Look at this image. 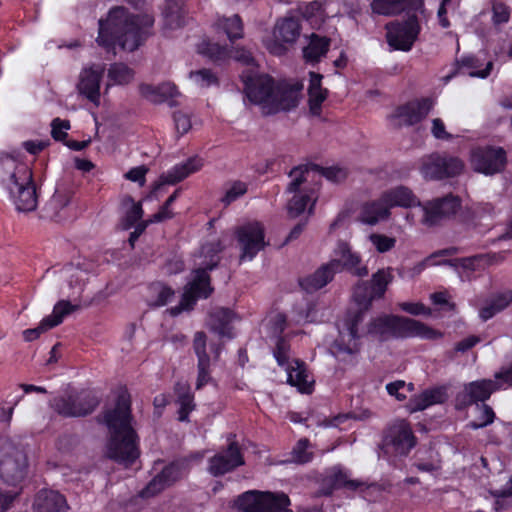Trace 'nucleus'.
<instances>
[{
	"label": "nucleus",
	"mask_w": 512,
	"mask_h": 512,
	"mask_svg": "<svg viewBox=\"0 0 512 512\" xmlns=\"http://www.w3.org/2000/svg\"><path fill=\"white\" fill-rule=\"evenodd\" d=\"M154 23L151 14H134L124 6H114L98 20L96 43L114 57L118 50L134 52L152 36Z\"/></svg>",
	"instance_id": "nucleus-1"
},
{
	"label": "nucleus",
	"mask_w": 512,
	"mask_h": 512,
	"mask_svg": "<svg viewBox=\"0 0 512 512\" xmlns=\"http://www.w3.org/2000/svg\"><path fill=\"white\" fill-rule=\"evenodd\" d=\"M104 422L110 436L107 442L109 459L125 467H131L140 456L139 438L132 427L131 396L122 389L115 406L104 413Z\"/></svg>",
	"instance_id": "nucleus-2"
},
{
	"label": "nucleus",
	"mask_w": 512,
	"mask_h": 512,
	"mask_svg": "<svg viewBox=\"0 0 512 512\" xmlns=\"http://www.w3.org/2000/svg\"><path fill=\"white\" fill-rule=\"evenodd\" d=\"M367 333L378 336L381 340L415 337L436 340L444 336V333L440 330L434 329L419 320L394 314H384L372 318L368 323Z\"/></svg>",
	"instance_id": "nucleus-3"
},
{
	"label": "nucleus",
	"mask_w": 512,
	"mask_h": 512,
	"mask_svg": "<svg viewBox=\"0 0 512 512\" xmlns=\"http://www.w3.org/2000/svg\"><path fill=\"white\" fill-rule=\"evenodd\" d=\"M3 181L7 182L10 194L15 198L19 211H33L37 208L36 185L32 169L9 154L0 156Z\"/></svg>",
	"instance_id": "nucleus-4"
},
{
	"label": "nucleus",
	"mask_w": 512,
	"mask_h": 512,
	"mask_svg": "<svg viewBox=\"0 0 512 512\" xmlns=\"http://www.w3.org/2000/svg\"><path fill=\"white\" fill-rule=\"evenodd\" d=\"M234 506L239 512H293L284 492L249 490L234 500Z\"/></svg>",
	"instance_id": "nucleus-5"
},
{
	"label": "nucleus",
	"mask_w": 512,
	"mask_h": 512,
	"mask_svg": "<svg viewBox=\"0 0 512 512\" xmlns=\"http://www.w3.org/2000/svg\"><path fill=\"white\" fill-rule=\"evenodd\" d=\"M417 442L411 423L407 419L397 418L383 430L380 449L385 454L406 457Z\"/></svg>",
	"instance_id": "nucleus-6"
},
{
	"label": "nucleus",
	"mask_w": 512,
	"mask_h": 512,
	"mask_svg": "<svg viewBox=\"0 0 512 512\" xmlns=\"http://www.w3.org/2000/svg\"><path fill=\"white\" fill-rule=\"evenodd\" d=\"M99 399L89 390H71L64 395L54 397L51 408L65 418L85 417L94 412Z\"/></svg>",
	"instance_id": "nucleus-7"
},
{
	"label": "nucleus",
	"mask_w": 512,
	"mask_h": 512,
	"mask_svg": "<svg viewBox=\"0 0 512 512\" xmlns=\"http://www.w3.org/2000/svg\"><path fill=\"white\" fill-rule=\"evenodd\" d=\"M28 457L24 450L12 443L0 446V479L7 485L17 487L27 476Z\"/></svg>",
	"instance_id": "nucleus-8"
},
{
	"label": "nucleus",
	"mask_w": 512,
	"mask_h": 512,
	"mask_svg": "<svg viewBox=\"0 0 512 512\" xmlns=\"http://www.w3.org/2000/svg\"><path fill=\"white\" fill-rule=\"evenodd\" d=\"M386 41L394 50L408 52L421 32L417 15H409L403 20H394L385 25Z\"/></svg>",
	"instance_id": "nucleus-9"
},
{
	"label": "nucleus",
	"mask_w": 512,
	"mask_h": 512,
	"mask_svg": "<svg viewBox=\"0 0 512 512\" xmlns=\"http://www.w3.org/2000/svg\"><path fill=\"white\" fill-rule=\"evenodd\" d=\"M464 162L457 156L433 153L422 163L421 173L428 180H443L460 175Z\"/></svg>",
	"instance_id": "nucleus-10"
},
{
	"label": "nucleus",
	"mask_w": 512,
	"mask_h": 512,
	"mask_svg": "<svg viewBox=\"0 0 512 512\" xmlns=\"http://www.w3.org/2000/svg\"><path fill=\"white\" fill-rule=\"evenodd\" d=\"M237 242L241 249L240 261H251L265 248V231L258 221L248 222L239 226L235 231Z\"/></svg>",
	"instance_id": "nucleus-11"
},
{
	"label": "nucleus",
	"mask_w": 512,
	"mask_h": 512,
	"mask_svg": "<svg viewBox=\"0 0 512 512\" xmlns=\"http://www.w3.org/2000/svg\"><path fill=\"white\" fill-rule=\"evenodd\" d=\"M500 381L491 379H481L469 382L464 385L463 390L459 391L454 399V407L457 411H464L473 404H482L487 401L491 395L501 388Z\"/></svg>",
	"instance_id": "nucleus-12"
},
{
	"label": "nucleus",
	"mask_w": 512,
	"mask_h": 512,
	"mask_svg": "<svg viewBox=\"0 0 512 512\" xmlns=\"http://www.w3.org/2000/svg\"><path fill=\"white\" fill-rule=\"evenodd\" d=\"M471 162L476 172L494 175L505 169L507 153L502 147L479 146L472 151Z\"/></svg>",
	"instance_id": "nucleus-13"
},
{
	"label": "nucleus",
	"mask_w": 512,
	"mask_h": 512,
	"mask_svg": "<svg viewBox=\"0 0 512 512\" xmlns=\"http://www.w3.org/2000/svg\"><path fill=\"white\" fill-rule=\"evenodd\" d=\"M241 80L248 100L254 104H262L265 112L276 87L273 77L268 74L247 72L242 74Z\"/></svg>",
	"instance_id": "nucleus-14"
},
{
	"label": "nucleus",
	"mask_w": 512,
	"mask_h": 512,
	"mask_svg": "<svg viewBox=\"0 0 512 512\" xmlns=\"http://www.w3.org/2000/svg\"><path fill=\"white\" fill-rule=\"evenodd\" d=\"M204 159L199 155H193L184 162L175 164L166 172L162 173L159 180L152 186L151 194L157 197L158 192L164 185H176L190 175L200 171L204 166Z\"/></svg>",
	"instance_id": "nucleus-15"
},
{
	"label": "nucleus",
	"mask_w": 512,
	"mask_h": 512,
	"mask_svg": "<svg viewBox=\"0 0 512 512\" xmlns=\"http://www.w3.org/2000/svg\"><path fill=\"white\" fill-rule=\"evenodd\" d=\"M186 468L184 460H175L163 467L147 485L141 490L140 496L143 498L153 497L165 488L172 486L183 477Z\"/></svg>",
	"instance_id": "nucleus-16"
},
{
	"label": "nucleus",
	"mask_w": 512,
	"mask_h": 512,
	"mask_svg": "<svg viewBox=\"0 0 512 512\" xmlns=\"http://www.w3.org/2000/svg\"><path fill=\"white\" fill-rule=\"evenodd\" d=\"M434 107V101L430 97H422L410 100L397 106L389 116L391 120H401L405 126H414L422 122Z\"/></svg>",
	"instance_id": "nucleus-17"
},
{
	"label": "nucleus",
	"mask_w": 512,
	"mask_h": 512,
	"mask_svg": "<svg viewBox=\"0 0 512 512\" xmlns=\"http://www.w3.org/2000/svg\"><path fill=\"white\" fill-rule=\"evenodd\" d=\"M306 174H308L307 165H299L294 167L290 172L289 176L293 177V180L287 187V191L294 193V196L288 203V214L290 217L295 218L301 215L310 203L312 196L307 193H301L300 187L307 180Z\"/></svg>",
	"instance_id": "nucleus-18"
},
{
	"label": "nucleus",
	"mask_w": 512,
	"mask_h": 512,
	"mask_svg": "<svg viewBox=\"0 0 512 512\" xmlns=\"http://www.w3.org/2000/svg\"><path fill=\"white\" fill-rule=\"evenodd\" d=\"M208 463V472L214 477H219L244 465L245 461L239 444L233 441L224 452L212 456Z\"/></svg>",
	"instance_id": "nucleus-19"
},
{
	"label": "nucleus",
	"mask_w": 512,
	"mask_h": 512,
	"mask_svg": "<svg viewBox=\"0 0 512 512\" xmlns=\"http://www.w3.org/2000/svg\"><path fill=\"white\" fill-rule=\"evenodd\" d=\"M364 486L363 481L350 479L347 471L339 466H334L321 479L320 491L324 496H331L336 490L357 491Z\"/></svg>",
	"instance_id": "nucleus-20"
},
{
	"label": "nucleus",
	"mask_w": 512,
	"mask_h": 512,
	"mask_svg": "<svg viewBox=\"0 0 512 512\" xmlns=\"http://www.w3.org/2000/svg\"><path fill=\"white\" fill-rule=\"evenodd\" d=\"M299 88L287 83L276 85L271 100L266 106L265 114H277L281 111H290L298 106Z\"/></svg>",
	"instance_id": "nucleus-21"
},
{
	"label": "nucleus",
	"mask_w": 512,
	"mask_h": 512,
	"mask_svg": "<svg viewBox=\"0 0 512 512\" xmlns=\"http://www.w3.org/2000/svg\"><path fill=\"white\" fill-rule=\"evenodd\" d=\"M335 253L339 258L332 259L331 261L338 262L337 273L346 271L357 277H365L368 275V267L361 265L362 259L360 254L352 251L347 242L339 241Z\"/></svg>",
	"instance_id": "nucleus-22"
},
{
	"label": "nucleus",
	"mask_w": 512,
	"mask_h": 512,
	"mask_svg": "<svg viewBox=\"0 0 512 512\" xmlns=\"http://www.w3.org/2000/svg\"><path fill=\"white\" fill-rule=\"evenodd\" d=\"M448 400V387L446 385L435 386L413 395L406 404L409 413L424 411L425 409L444 404Z\"/></svg>",
	"instance_id": "nucleus-23"
},
{
	"label": "nucleus",
	"mask_w": 512,
	"mask_h": 512,
	"mask_svg": "<svg viewBox=\"0 0 512 512\" xmlns=\"http://www.w3.org/2000/svg\"><path fill=\"white\" fill-rule=\"evenodd\" d=\"M103 77V69L94 67L84 68L79 77L77 89L80 95L84 96L94 105L100 104V84Z\"/></svg>",
	"instance_id": "nucleus-24"
},
{
	"label": "nucleus",
	"mask_w": 512,
	"mask_h": 512,
	"mask_svg": "<svg viewBox=\"0 0 512 512\" xmlns=\"http://www.w3.org/2000/svg\"><path fill=\"white\" fill-rule=\"evenodd\" d=\"M188 10L186 0H164L161 7L164 30H177L185 26Z\"/></svg>",
	"instance_id": "nucleus-25"
},
{
	"label": "nucleus",
	"mask_w": 512,
	"mask_h": 512,
	"mask_svg": "<svg viewBox=\"0 0 512 512\" xmlns=\"http://www.w3.org/2000/svg\"><path fill=\"white\" fill-rule=\"evenodd\" d=\"M337 261L322 264L314 273L299 279L300 287L307 293L316 292L330 283L337 273Z\"/></svg>",
	"instance_id": "nucleus-26"
},
{
	"label": "nucleus",
	"mask_w": 512,
	"mask_h": 512,
	"mask_svg": "<svg viewBox=\"0 0 512 512\" xmlns=\"http://www.w3.org/2000/svg\"><path fill=\"white\" fill-rule=\"evenodd\" d=\"M217 267V262L208 263L192 271V279L184 286L199 299H208L214 292L210 271Z\"/></svg>",
	"instance_id": "nucleus-27"
},
{
	"label": "nucleus",
	"mask_w": 512,
	"mask_h": 512,
	"mask_svg": "<svg viewBox=\"0 0 512 512\" xmlns=\"http://www.w3.org/2000/svg\"><path fill=\"white\" fill-rule=\"evenodd\" d=\"M33 510L34 512H67L69 505L60 492L42 489L36 494Z\"/></svg>",
	"instance_id": "nucleus-28"
},
{
	"label": "nucleus",
	"mask_w": 512,
	"mask_h": 512,
	"mask_svg": "<svg viewBox=\"0 0 512 512\" xmlns=\"http://www.w3.org/2000/svg\"><path fill=\"white\" fill-rule=\"evenodd\" d=\"M382 200L386 203L389 211L394 207L411 208L421 205L413 191L403 185L383 192Z\"/></svg>",
	"instance_id": "nucleus-29"
},
{
	"label": "nucleus",
	"mask_w": 512,
	"mask_h": 512,
	"mask_svg": "<svg viewBox=\"0 0 512 512\" xmlns=\"http://www.w3.org/2000/svg\"><path fill=\"white\" fill-rule=\"evenodd\" d=\"M139 91L145 99L152 103H163L179 94L176 85L171 82H164L157 86L141 84Z\"/></svg>",
	"instance_id": "nucleus-30"
},
{
	"label": "nucleus",
	"mask_w": 512,
	"mask_h": 512,
	"mask_svg": "<svg viewBox=\"0 0 512 512\" xmlns=\"http://www.w3.org/2000/svg\"><path fill=\"white\" fill-rule=\"evenodd\" d=\"M121 208L124 214L120 219L122 230H130L142 220L144 210L140 201L136 202L131 195H125L121 200Z\"/></svg>",
	"instance_id": "nucleus-31"
},
{
	"label": "nucleus",
	"mask_w": 512,
	"mask_h": 512,
	"mask_svg": "<svg viewBox=\"0 0 512 512\" xmlns=\"http://www.w3.org/2000/svg\"><path fill=\"white\" fill-rule=\"evenodd\" d=\"M293 365L289 364L285 368L287 372V383L297 387L301 393H311L312 385L308 382L306 363L300 359H294Z\"/></svg>",
	"instance_id": "nucleus-32"
},
{
	"label": "nucleus",
	"mask_w": 512,
	"mask_h": 512,
	"mask_svg": "<svg viewBox=\"0 0 512 512\" xmlns=\"http://www.w3.org/2000/svg\"><path fill=\"white\" fill-rule=\"evenodd\" d=\"M390 215L391 212L388 210L386 203L382 200V195L377 200L364 203L360 210L361 222L368 225H375L380 220L389 218Z\"/></svg>",
	"instance_id": "nucleus-33"
},
{
	"label": "nucleus",
	"mask_w": 512,
	"mask_h": 512,
	"mask_svg": "<svg viewBox=\"0 0 512 512\" xmlns=\"http://www.w3.org/2000/svg\"><path fill=\"white\" fill-rule=\"evenodd\" d=\"M481 60L474 55H464L456 60V67L459 72L467 73L471 77L486 78L493 69V62L488 61L482 68Z\"/></svg>",
	"instance_id": "nucleus-34"
},
{
	"label": "nucleus",
	"mask_w": 512,
	"mask_h": 512,
	"mask_svg": "<svg viewBox=\"0 0 512 512\" xmlns=\"http://www.w3.org/2000/svg\"><path fill=\"white\" fill-rule=\"evenodd\" d=\"M511 303L512 290L496 293L480 308L479 316L483 321H488L505 310Z\"/></svg>",
	"instance_id": "nucleus-35"
},
{
	"label": "nucleus",
	"mask_w": 512,
	"mask_h": 512,
	"mask_svg": "<svg viewBox=\"0 0 512 512\" xmlns=\"http://www.w3.org/2000/svg\"><path fill=\"white\" fill-rule=\"evenodd\" d=\"M234 313L229 308H216L210 313L211 329L221 337L232 338V326Z\"/></svg>",
	"instance_id": "nucleus-36"
},
{
	"label": "nucleus",
	"mask_w": 512,
	"mask_h": 512,
	"mask_svg": "<svg viewBox=\"0 0 512 512\" xmlns=\"http://www.w3.org/2000/svg\"><path fill=\"white\" fill-rule=\"evenodd\" d=\"M330 44L329 37L312 33L308 45L303 49L304 59L309 63H318L329 51Z\"/></svg>",
	"instance_id": "nucleus-37"
},
{
	"label": "nucleus",
	"mask_w": 512,
	"mask_h": 512,
	"mask_svg": "<svg viewBox=\"0 0 512 512\" xmlns=\"http://www.w3.org/2000/svg\"><path fill=\"white\" fill-rule=\"evenodd\" d=\"M301 29V23L298 18L286 17L277 22L274 36L284 43L293 44L299 38Z\"/></svg>",
	"instance_id": "nucleus-38"
},
{
	"label": "nucleus",
	"mask_w": 512,
	"mask_h": 512,
	"mask_svg": "<svg viewBox=\"0 0 512 512\" xmlns=\"http://www.w3.org/2000/svg\"><path fill=\"white\" fill-rule=\"evenodd\" d=\"M216 28L218 31H222L232 44L244 36V24L238 14L218 18Z\"/></svg>",
	"instance_id": "nucleus-39"
},
{
	"label": "nucleus",
	"mask_w": 512,
	"mask_h": 512,
	"mask_svg": "<svg viewBox=\"0 0 512 512\" xmlns=\"http://www.w3.org/2000/svg\"><path fill=\"white\" fill-rule=\"evenodd\" d=\"M394 276L392 268H382L372 274L369 281H365L377 299L384 297L388 286L392 283Z\"/></svg>",
	"instance_id": "nucleus-40"
},
{
	"label": "nucleus",
	"mask_w": 512,
	"mask_h": 512,
	"mask_svg": "<svg viewBox=\"0 0 512 512\" xmlns=\"http://www.w3.org/2000/svg\"><path fill=\"white\" fill-rule=\"evenodd\" d=\"M198 53L208 57L215 63H223L230 58L231 51L226 45L203 41L198 45Z\"/></svg>",
	"instance_id": "nucleus-41"
},
{
	"label": "nucleus",
	"mask_w": 512,
	"mask_h": 512,
	"mask_svg": "<svg viewBox=\"0 0 512 512\" xmlns=\"http://www.w3.org/2000/svg\"><path fill=\"white\" fill-rule=\"evenodd\" d=\"M77 309V306L71 304L67 300L58 301L50 316L45 317V325L48 328H54L63 322L64 317L71 314Z\"/></svg>",
	"instance_id": "nucleus-42"
},
{
	"label": "nucleus",
	"mask_w": 512,
	"mask_h": 512,
	"mask_svg": "<svg viewBox=\"0 0 512 512\" xmlns=\"http://www.w3.org/2000/svg\"><path fill=\"white\" fill-rule=\"evenodd\" d=\"M107 77L116 85H125L134 78V71L124 63H112L108 69Z\"/></svg>",
	"instance_id": "nucleus-43"
},
{
	"label": "nucleus",
	"mask_w": 512,
	"mask_h": 512,
	"mask_svg": "<svg viewBox=\"0 0 512 512\" xmlns=\"http://www.w3.org/2000/svg\"><path fill=\"white\" fill-rule=\"evenodd\" d=\"M366 312V310L360 308L347 311L344 319V326L352 340L356 341L362 337L359 332V326L363 323Z\"/></svg>",
	"instance_id": "nucleus-44"
},
{
	"label": "nucleus",
	"mask_w": 512,
	"mask_h": 512,
	"mask_svg": "<svg viewBox=\"0 0 512 512\" xmlns=\"http://www.w3.org/2000/svg\"><path fill=\"white\" fill-rule=\"evenodd\" d=\"M420 206L423 210L422 223L424 225L432 227L439 224L441 220L445 219L437 198L433 199L432 201H428L425 204H421Z\"/></svg>",
	"instance_id": "nucleus-45"
},
{
	"label": "nucleus",
	"mask_w": 512,
	"mask_h": 512,
	"mask_svg": "<svg viewBox=\"0 0 512 512\" xmlns=\"http://www.w3.org/2000/svg\"><path fill=\"white\" fill-rule=\"evenodd\" d=\"M353 300L358 308L368 311L372 302L377 300L366 282L357 284L353 291Z\"/></svg>",
	"instance_id": "nucleus-46"
},
{
	"label": "nucleus",
	"mask_w": 512,
	"mask_h": 512,
	"mask_svg": "<svg viewBox=\"0 0 512 512\" xmlns=\"http://www.w3.org/2000/svg\"><path fill=\"white\" fill-rule=\"evenodd\" d=\"M310 446L309 439H299L291 451L292 462L300 465L311 462L314 458V454L312 451H309Z\"/></svg>",
	"instance_id": "nucleus-47"
},
{
	"label": "nucleus",
	"mask_w": 512,
	"mask_h": 512,
	"mask_svg": "<svg viewBox=\"0 0 512 512\" xmlns=\"http://www.w3.org/2000/svg\"><path fill=\"white\" fill-rule=\"evenodd\" d=\"M290 350L291 344L289 339L284 335H278L273 349V356L278 366L284 368L289 365Z\"/></svg>",
	"instance_id": "nucleus-48"
},
{
	"label": "nucleus",
	"mask_w": 512,
	"mask_h": 512,
	"mask_svg": "<svg viewBox=\"0 0 512 512\" xmlns=\"http://www.w3.org/2000/svg\"><path fill=\"white\" fill-rule=\"evenodd\" d=\"M180 193H181V188H177L166 199V201L160 206L159 210L151 216L150 222L161 223L166 220H170V219L174 218L175 214L172 211L171 206L178 199V197L180 196Z\"/></svg>",
	"instance_id": "nucleus-49"
},
{
	"label": "nucleus",
	"mask_w": 512,
	"mask_h": 512,
	"mask_svg": "<svg viewBox=\"0 0 512 512\" xmlns=\"http://www.w3.org/2000/svg\"><path fill=\"white\" fill-rule=\"evenodd\" d=\"M193 348L198 359L197 368L210 369V357L206 352V335L204 332H196Z\"/></svg>",
	"instance_id": "nucleus-50"
},
{
	"label": "nucleus",
	"mask_w": 512,
	"mask_h": 512,
	"mask_svg": "<svg viewBox=\"0 0 512 512\" xmlns=\"http://www.w3.org/2000/svg\"><path fill=\"white\" fill-rule=\"evenodd\" d=\"M198 300L196 295L184 287L179 304L168 308L167 312L172 317H176L184 311L190 312L194 310Z\"/></svg>",
	"instance_id": "nucleus-51"
},
{
	"label": "nucleus",
	"mask_w": 512,
	"mask_h": 512,
	"mask_svg": "<svg viewBox=\"0 0 512 512\" xmlns=\"http://www.w3.org/2000/svg\"><path fill=\"white\" fill-rule=\"evenodd\" d=\"M491 22L494 26H501L509 22L511 8L502 1L494 0L491 3Z\"/></svg>",
	"instance_id": "nucleus-52"
},
{
	"label": "nucleus",
	"mask_w": 512,
	"mask_h": 512,
	"mask_svg": "<svg viewBox=\"0 0 512 512\" xmlns=\"http://www.w3.org/2000/svg\"><path fill=\"white\" fill-rule=\"evenodd\" d=\"M476 408L480 410V415L476 420L470 421L467 424L469 428L477 430L491 425L494 422L496 414L491 406L483 403L481 405L477 404Z\"/></svg>",
	"instance_id": "nucleus-53"
},
{
	"label": "nucleus",
	"mask_w": 512,
	"mask_h": 512,
	"mask_svg": "<svg viewBox=\"0 0 512 512\" xmlns=\"http://www.w3.org/2000/svg\"><path fill=\"white\" fill-rule=\"evenodd\" d=\"M150 289L157 292L155 301L151 304L154 307H162L167 305L173 299L175 291L172 287L163 282L152 283Z\"/></svg>",
	"instance_id": "nucleus-54"
},
{
	"label": "nucleus",
	"mask_w": 512,
	"mask_h": 512,
	"mask_svg": "<svg viewBox=\"0 0 512 512\" xmlns=\"http://www.w3.org/2000/svg\"><path fill=\"white\" fill-rule=\"evenodd\" d=\"M372 12L378 15L392 16L401 13L399 0H373L371 2Z\"/></svg>",
	"instance_id": "nucleus-55"
},
{
	"label": "nucleus",
	"mask_w": 512,
	"mask_h": 512,
	"mask_svg": "<svg viewBox=\"0 0 512 512\" xmlns=\"http://www.w3.org/2000/svg\"><path fill=\"white\" fill-rule=\"evenodd\" d=\"M190 78L201 88L219 85V79L210 69L203 68L190 72Z\"/></svg>",
	"instance_id": "nucleus-56"
},
{
	"label": "nucleus",
	"mask_w": 512,
	"mask_h": 512,
	"mask_svg": "<svg viewBox=\"0 0 512 512\" xmlns=\"http://www.w3.org/2000/svg\"><path fill=\"white\" fill-rule=\"evenodd\" d=\"M484 258V255L478 254L470 257L446 260L444 263L449 264L450 266H453L455 268H462L463 270L475 272L476 270L479 269V265L484 260Z\"/></svg>",
	"instance_id": "nucleus-57"
},
{
	"label": "nucleus",
	"mask_w": 512,
	"mask_h": 512,
	"mask_svg": "<svg viewBox=\"0 0 512 512\" xmlns=\"http://www.w3.org/2000/svg\"><path fill=\"white\" fill-rule=\"evenodd\" d=\"M308 105L310 113L314 116H320L322 111V104L328 97V90L326 88L315 89L308 92Z\"/></svg>",
	"instance_id": "nucleus-58"
},
{
	"label": "nucleus",
	"mask_w": 512,
	"mask_h": 512,
	"mask_svg": "<svg viewBox=\"0 0 512 512\" xmlns=\"http://www.w3.org/2000/svg\"><path fill=\"white\" fill-rule=\"evenodd\" d=\"M248 190L247 184L237 180L234 181L231 186L226 190L224 196L221 198V202L224 206H229L235 202L238 198L246 194Z\"/></svg>",
	"instance_id": "nucleus-59"
},
{
	"label": "nucleus",
	"mask_w": 512,
	"mask_h": 512,
	"mask_svg": "<svg viewBox=\"0 0 512 512\" xmlns=\"http://www.w3.org/2000/svg\"><path fill=\"white\" fill-rule=\"evenodd\" d=\"M308 173L310 170L318 172L321 176H324L326 179L332 182H338L346 177V172L339 167H321L316 164L307 165Z\"/></svg>",
	"instance_id": "nucleus-60"
},
{
	"label": "nucleus",
	"mask_w": 512,
	"mask_h": 512,
	"mask_svg": "<svg viewBox=\"0 0 512 512\" xmlns=\"http://www.w3.org/2000/svg\"><path fill=\"white\" fill-rule=\"evenodd\" d=\"M437 199L445 218L455 215L461 207V199L451 193Z\"/></svg>",
	"instance_id": "nucleus-61"
},
{
	"label": "nucleus",
	"mask_w": 512,
	"mask_h": 512,
	"mask_svg": "<svg viewBox=\"0 0 512 512\" xmlns=\"http://www.w3.org/2000/svg\"><path fill=\"white\" fill-rule=\"evenodd\" d=\"M370 241L379 253H386L392 250L396 245V239L384 234L373 233L370 235Z\"/></svg>",
	"instance_id": "nucleus-62"
},
{
	"label": "nucleus",
	"mask_w": 512,
	"mask_h": 512,
	"mask_svg": "<svg viewBox=\"0 0 512 512\" xmlns=\"http://www.w3.org/2000/svg\"><path fill=\"white\" fill-rule=\"evenodd\" d=\"M176 403L179 405V409L177 411V414H178L177 419L180 422H189V415L196 408L194 396H190V397L184 396L182 398L176 399Z\"/></svg>",
	"instance_id": "nucleus-63"
},
{
	"label": "nucleus",
	"mask_w": 512,
	"mask_h": 512,
	"mask_svg": "<svg viewBox=\"0 0 512 512\" xmlns=\"http://www.w3.org/2000/svg\"><path fill=\"white\" fill-rule=\"evenodd\" d=\"M173 120L178 137L188 133L192 127L190 116L183 111H175L173 113Z\"/></svg>",
	"instance_id": "nucleus-64"
}]
</instances>
